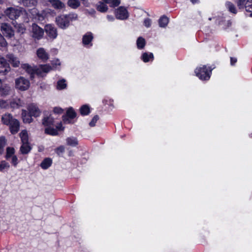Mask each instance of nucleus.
<instances>
[{"label": "nucleus", "instance_id": "58836bf2", "mask_svg": "<svg viewBox=\"0 0 252 252\" xmlns=\"http://www.w3.org/2000/svg\"><path fill=\"white\" fill-rule=\"evenodd\" d=\"M10 167V165L8 162L5 161V160H2L1 161L0 163V172H3V170L5 168H9Z\"/></svg>", "mask_w": 252, "mask_h": 252}, {"label": "nucleus", "instance_id": "c03bdc74", "mask_svg": "<svg viewBox=\"0 0 252 252\" xmlns=\"http://www.w3.org/2000/svg\"><path fill=\"white\" fill-rule=\"evenodd\" d=\"M52 67L53 69H55L57 66L61 65V63L59 59H56L51 61Z\"/></svg>", "mask_w": 252, "mask_h": 252}, {"label": "nucleus", "instance_id": "39448f33", "mask_svg": "<svg viewBox=\"0 0 252 252\" xmlns=\"http://www.w3.org/2000/svg\"><path fill=\"white\" fill-rule=\"evenodd\" d=\"M5 15L10 19L14 21L22 15L27 14L26 10L22 7H8L4 11Z\"/></svg>", "mask_w": 252, "mask_h": 252}, {"label": "nucleus", "instance_id": "6e6552de", "mask_svg": "<svg viewBox=\"0 0 252 252\" xmlns=\"http://www.w3.org/2000/svg\"><path fill=\"white\" fill-rule=\"evenodd\" d=\"M30 83L28 79L20 77L15 80V87L21 91H26L30 87Z\"/></svg>", "mask_w": 252, "mask_h": 252}, {"label": "nucleus", "instance_id": "4468645a", "mask_svg": "<svg viewBox=\"0 0 252 252\" xmlns=\"http://www.w3.org/2000/svg\"><path fill=\"white\" fill-rule=\"evenodd\" d=\"M94 39L93 33L90 32H87L83 36L82 43L84 46H86L90 45L91 46L93 45L92 41Z\"/></svg>", "mask_w": 252, "mask_h": 252}, {"label": "nucleus", "instance_id": "864d4df0", "mask_svg": "<svg viewBox=\"0 0 252 252\" xmlns=\"http://www.w3.org/2000/svg\"><path fill=\"white\" fill-rule=\"evenodd\" d=\"M26 29L24 28L20 27L18 29V31L21 33H24Z\"/></svg>", "mask_w": 252, "mask_h": 252}, {"label": "nucleus", "instance_id": "2f4dec72", "mask_svg": "<svg viewBox=\"0 0 252 252\" xmlns=\"http://www.w3.org/2000/svg\"><path fill=\"white\" fill-rule=\"evenodd\" d=\"M66 143L68 145L75 147L78 144L77 139L75 137H68L66 139Z\"/></svg>", "mask_w": 252, "mask_h": 252}, {"label": "nucleus", "instance_id": "7c9ffc66", "mask_svg": "<svg viewBox=\"0 0 252 252\" xmlns=\"http://www.w3.org/2000/svg\"><path fill=\"white\" fill-rule=\"evenodd\" d=\"M68 5L73 9H76L80 5V2L78 0H68Z\"/></svg>", "mask_w": 252, "mask_h": 252}, {"label": "nucleus", "instance_id": "4c0bfd02", "mask_svg": "<svg viewBox=\"0 0 252 252\" xmlns=\"http://www.w3.org/2000/svg\"><path fill=\"white\" fill-rule=\"evenodd\" d=\"M6 143L5 137L3 136L0 137V155L3 154L4 151V147Z\"/></svg>", "mask_w": 252, "mask_h": 252}, {"label": "nucleus", "instance_id": "cd10ccee", "mask_svg": "<svg viewBox=\"0 0 252 252\" xmlns=\"http://www.w3.org/2000/svg\"><path fill=\"white\" fill-rule=\"evenodd\" d=\"M169 22L168 18L165 16L163 15L158 20V24L160 27L165 28Z\"/></svg>", "mask_w": 252, "mask_h": 252}, {"label": "nucleus", "instance_id": "423d86ee", "mask_svg": "<svg viewBox=\"0 0 252 252\" xmlns=\"http://www.w3.org/2000/svg\"><path fill=\"white\" fill-rule=\"evenodd\" d=\"M77 116V113L72 107L67 108L65 113L62 116V121L64 124H73L72 121Z\"/></svg>", "mask_w": 252, "mask_h": 252}, {"label": "nucleus", "instance_id": "6ab92c4d", "mask_svg": "<svg viewBox=\"0 0 252 252\" xmlns=\"http://www.w3.org/2000/svg\"><path fill=\"white\" fill-rule=\"evenodd\" d=\"M32 149V147L30 146V143L23 144L20 148V152L23 155H27L29 154Z\"/></svg>", "mask_w": 252, "mask_h": 252}, {"label": "nucleus", "instance_id": "7ed1b4c3", "mask_svg": "<svg viewBox=\"0 0 252 252\" xmlns=\"http://www.w3.org/2000/svg\"><path fill=\"white\" fill-rule=\"evenodd\" d=\"M215 68L214 65H201L194 70L195 75L202 81H208L212 75V70Z\"/></svg>", "mask_w": 252, "mask_h": 252}, {"label": "nucleus", "instance_id": "bb28decb", "mask_svg": "<svg viewBox=\"0 0 252 252\" xmlns=\"http://www.w3.org/2000/svg\"><path fill=\"white\" fill-rule=\"evenodd\" d=\"M10 88L7 85L1 84L0 88V93L1 96H6L9 94Z\"/></svg>", "mask_w": 252, "mask_h": 252}, {"label": "nucleus", "instance_id": "2eb2a0df", "mask_svg": "<svg viewBox=\"0 0 252 252\" xmlns=\"http://www.w3.org/2000/svg\"><path fill=\"white\" fill-rule=\"evenodd\" d=\"M27 109L32 117H38L41 114V111L38 107L33 104L29 105Z\"/></svg>", "mask_w": 252, "mask_h": 252}, {"label": "nucleus", "instance_id": "3c124183", "mask_svg": "<svg viewBox=\"0 0 252 252\" xmlns=\"http://www.w3.org/2000/svg\"><path fill=\"white\" fill-rule=\"evenodd\" d=\"M237 62V59L235 57H230V64L232 66L235 65Z\"/></svg>", "mask_w": 252, "mask_h": 252}, {"label": "nucleus", "instance_id": "37998d69", "mask_svg": "<svg viewBox=\"0 0 252 252\" xmlns=\"http://www.w3.org/2000/svg\"><path fill=\"white\" fill-rule=\"evenodd\" d=\"M64 150L65 149L64 146H60L55 149V152L57 155L60 156L64 152Z\"/></svg>", "mask_w": 252, "mask_h": 252}, {"label": "nucleus", "instance_id": "a18cd8bd", "mask_svg": "<svg viewBox=\"0 0 252 252\" xmlns=\"http://www.w3.org/2000/svg\"><path fill=\"white\" fill-rule=\"evenodd\" d=\"M44 72L41 71V69L39 68H36L35 74H36L38 77H43L46 76V74H44Z\"/></svg>", "mask_w": 252, "mask_h": 252}, {"label": "nucleus", "instance_id": "a878e982", "mask_svg": "<svg viewBox=\"0 0 252 252\" xmlns=\"http://www.w3.org/2000/svg\"><path fill=\"white\" fill-rule=\"evenodd\" d=\"M19 136L21 138L22 143L26 144V143H29L28 132L26 129L22 130L19 133Z\"/></svg>", "mask_w": 252, "mask_h": 252}, {"label": "nucleus", "instance_id": "e433bc0d", "mask_svg": "<svg viewBox=\"0 0 252 252\" xmlns=\"http://www.w3.org/2000/svg\"><path fill=\"white\" fill-rule=\"evenodd\" d=\"M10 107L13 109H17L21 106V102L20 99L14 100L10 102Z\"/></svg>", "mask_w": 252, "mask_h": 252}, {"label": "nucleus", "instance_id": "4d7b16f0", "mask_svg": "<svg viewBox=\"0 0 252 252\" xmlns=\"http://www.w3.org/2000/svg\"><path fill=\"white\" fill-rule=\"evenodd\" d=\"M250 136L251 137H252V133L251 135H250Z\"/></svg>", "mask_w": 252, "mask_h": 252}, {"label": "nucleus", "instance_id": "f8f14e48", "mask_svg": "<svg viewBox=\"0 0 252 252\" xmlns=\"http://www.w3.org/2000/svg\"><path fill=\"white\" fill-rule=\"evenodd\" d=\"M45 31L47 35L52 39H55L57 37L58 33L57 29L54 25L51 24H47L45 26Z\"/></svg>", "mask_w": 252, "mask_h": 252}, {"label": "nucleus", "instance_id": "1a4fd4ad", "mask_svg": "<svg viewBox=\"0 0 252 252\" xmlns=\"http://www.w3.org/2000/svg\"><path fill=\"white\" fill-rule=\"evenodd\" d=\"M32 36L36 39H40L44 34V30L35 23L32 25Z\"/></svg>", "mask_w": 252, "mask_h": 252}, {"label": "nucleus", "instance_id": "c9c22d12", "mask_svg": "<svg viewBox=\"0 0 252 252\" xmlns=\"http://www.w3.org/2000/svg\"><path fill=\"white\" fill-rule=\"evenodd\" d=\"M15 153V149L13 147H7L6 148V153L5 155V158L7 159H8L11 157H12L13 155Z\"/></svg>", "mask_w": 252, "mask_h": 252}, {"label": "nucleus", "instance_id": "0eeeda50", "mask_svg": "<svg viewBox=\"0 0 252 252\" xmlns=\"http://www.w3.org/2000/svg\"><path fill=\"white\" fill-rule=\"evenodd\" d=\"M0 31L3 35L7 38H11L14 36V30L9 24L2 23L0 26Z\"/></svg>", "mask_w": 252, "mask_h": 252}, {"label": "nucleus", "instance_id": "c85d7f7f", "mask_svg": "<svg viewBox=\"0 0 252 252\" xmlns=\"http://www.w3.org/2000/svg\"><path fill=\"white\" fill-rule=\"evenodd\" d=\"M225 5L228 10L231 13L236 14L237 13L235 5L230 1H227L225 3Z\"/></svg>", "mask_w": 252, "mask_h": 252}, {"label": "nucleus", "instance_id": "f257e3e1", "mask_svg": "<svg viewBox=\"0 0 252 252\" xmlns=\"http://www.w3.org/2000/svg\"><path fill=\"white\" fill-rule=\"evenodd\" d=\"M42 125L45 127L44 133L51 136H57L59 135V131H63L64 130V127L63 126L62 122L56 123L55 118L52 114L45 115L42 120Z\"/></svg>", "mask_w": 252, "mask_h": 252}, {"label": "nucleus", "instance_id": "f704fd0d", "mask_svg": "<svg viewBox=\"0 0 252 252\" xmlns=\"http://www.w3.org/2000/svg\"><path fill=\"white\" fill-rule=\"evenodd\" d=\"M67 87V84L65 83L64 79H61L57 82V88L58 90H61L65 89Z\"/></svg>", "mask_w": 252, "mask_h": 252}, {"label": "nucleus", "instance_id": "4be33fe9", "mask_svg": "<svg viewBox=\"0 0 252 252\" xmlns=\"http://www.w3.org/2000/svg\"><path fill=\"white\" fill-rule=\"evenodd\" d=\"M154 59V56L152 53L145 52L142 54L141 60L144 63H148L151 60L153 61Z\"/></svg>", "mask_w": 252, "mask_h": 252}, {"label": "nucleus", "instance_id": "20e7f679", "mask_svg": "<svg viewBox=\"0 0 252 252\" xmlns=\"http://www.w3.org/2000/svg\"><path fill=\"white\" fill-rule=\"evenodd\" d=\"M77 18V14L74 13L61 14L56 18V22L60 28L64 30L69 26L70 22L76 20Z\"/></svg>", "mask_w": 252, "mask_h": 252}, {"label": "nucleus", "instance_id": "5701e85b", "mask_svg": "<svg viewBox=\"0 0 252 252\" xmlns=\"http://www.w3.org/2000/svg\"><path fill=\"white\" fill-rule=\"evenodd\" d=\"M52 163V159L49 158H46L40 163V167L43 169H47L51 166Z\"/></svg>", "mask_w": 252, "mask_h": 252}, {"label": "nucleus", "instance_id": "09e8293b", "mask_svg": "<svg viewBox=\"0 0 252 252\" xmlns=\"http://www.w3.org/2000/svg\"><path fill=\"white\" fill-rule=\"evenodd\" d=\"M11 162V164L15 167H16L17 165L18 161V158L16 156L14 155L12 156Z\"/></svg>", "mask_w": 252, "mask_h": 252}, {"label": "nucleus", "instance_id": "ea45409f", "mask_svg": "<svg viewBox=\"0 0 252 252\" xmlns=\"http://www.w3.org/2000/svg\"><path fill=\"white\" fill-rule=\"evenodd\" d=\"M245 9L246 11L251 13L250 15L252 17V0H248Z\"/></svg>", "mask_w": 252, "mask_h": 252}, {"label": "nucleus", "instance_id": "c756f323", "mask_svg": "<svg viewBox=\"0 0 252 252\" xmlns=\"http://www.w3.org/2000/svg\"><path fill=\"white\" fill-rule=\"evenodd\" d=\"M136 45L138 49H143L146 45L145 39L141 36L138 37L136 40Z\"/></svg>", "mask_w": 252, "mask_h": 252}, {"label": "nucleus", "instance_id": "8fccbe9b", "mask_svg": "<svg viewBox=\"0 0 252 252\" xmlns=\"http://www.w3.org/2000/svg\"><path fill=\"white\" fill-rule=\"evenodd\" d=\"M144 24L146 27H150L151 26V20L148 18H146L144 21Z\"/></svg>", "mask_w": 252, "mask_h": 252}, {"label": "nucleus", "instance_id": "393cba45", "mask_svg": "<svg viewBox=\"0 0 252 252\" xmlns=\"http://www.w3.org/2000/svg\"><path fill=\"white\" fill-rule=\"evenodd\" d=\"M21 3L26 7H34L37 3V0H20Z\"/></svg>", "mask_w": 252, "mask_h": 252}, {"label": "nucleus", "instance_id": "ddd939ff", "mask_svg": "<svg viewBox=\"0 0 252 252\" xmlns=\"http://www.w3.org/2000/svg\"><path fill=\"white\" fill-rule=\"evenodd\" d=\"M36 55L43 63H46L49 58V55L43 48H39L36 50Z\"/></svg>", "mask_w": 252, "mask_h": 252}, {"label": "nucleus", "instance_id": "603ef678", "mask_svg": "<svg viewBox=\"0 0 252 252\" xmlns=\"http://www.w3.org/2000/svg\"><path fill=\"white\" fill-rule=\"evenodd\" d=\"M6 105V102L5 100H0V107L1 108H5Z\"/></svg>", "mask_w": 252, "mask_h": 252}, {"label": "nucleus", "instance_id": "f3484780", "mask_svg": "<svg viewBox=\"0 0 252 252\" xmlns=\"http://www.w3.org/2000/svg\"><path fill=\"white\" fill-rule=\"evenodd\" d=\"M52 6L56 9L61 10L65 8V5L64 3L60 0H49Z\"/></svg>", "mask_w": 252, "mask_h": 252}, {"label": "nucleus", "instance_id": "412c9836", "mask_svg": "<svg viewBox=\"0 0 252 252\" xmlns=\"http://www.w3.org/2000/svg\"><path fill=\"white\" fill-rule=\"evenodd\" d=\"M24 68L26 71L30 74V78L33 79L34 77L35 69L36 67H32L29 64H25Z\"/></svg>", "mask_w": 252, "mask_h": 252}, {"label": "nucleus", "instance_id": "9b49d317", "mask_svg": "<svg viewBox=\"0 0 252 252\" xmlns=\"http://www.w3.org/2000/svg\"><path fill=\"white\" fill-rule=\"evenodd\" d=\"M10 70L9 63L4 58H0V75L6 74Z\"/></svg>", "mask_w": 252, "mask_h": 252}, {"label": "nucleus", "instance_id": "49530a36", "mask_svg": "<svg viewBox=\"0 0 252 252\" xmlns=\"http://www.w3.org/2000/svg\"><path fill=\"white\" fill-rule=\"evenodd\" d=\"M53 111L54 114H61L63 112V109L60 107H55Z\"/></svg>", "mask_w": 252, "mask_h": 252}, {"label": "nucleus", "instance_id": "79ce46f5", "mask_svg": "<svg viewBox=\"0 0 252 252\" xmlns=\"http://www.w3.org/2000/svg\"><path fill=\"white\" fill-rule=\"evenodd\" d=\"M99 120V116L97 115L94 116L91 122L89 123V126L91 127H94L95 126L96 123Z\"/></svg>", "mask_w": 252, "mask_h": 252}, {"label": "nucleus", "instance_id": "de8ad7c7", "mask_svg": "<svg viewBox=\"0 0 252 252\" xmlns=\"http://www.w3.org/2000/svg\"><path fill=\"white\" fill-rule=\"evenodd\" d=\"M3 36L0 33V46L1 47H5L7 45V42Z\"/></svg>", "mask_w": 252, "mask_h": 252}, {"label": "nucleus", "instance_id": "a211bd4d", "mask_svg": "<svg viewBox=\"0 0 252 252\" xmlns=\"http://www.w3.org/2000/svg\"><path fill=\"white\" fill-rule=\"evenodd\" d=\"M8 59V61L11 64V65L14 67H18L20 65V61L18 59L14 56L13 54L7 55L6 56Z\"/></svg>", "mask_w": 252, "mask_h": 252}, {"label": "nucleus", "instance_id": "f03ea898", "mask_svg": "<svg viewBox=\"0 0 252 252\" xmlns=\"http://www.w3.org/2000/svg\"><path fill=\"white\" fill-rule=\"evenodd\" d=\"M1 121L2 124L9 126V131L12 134H15L19 131L20 122L13 118L12 114L5 113L2 116Z\"/></svg>", "mask_w": 252, "mask_h": 252}, {"label": "nucleus", "instance_id": "b1692460", "mask_svg": "<svg viewBox=\"0 0 252 252\" xmlns=\"http://www.w3.org/2000/svg\"><path fill=\"white\" fill-rule=\"evenodd\" d=\"M79 112L82 116L88 115L91 113L90 107L87 104H84L80 107Z\"/></svg>", "mask_w": 252, "mask_h": 252}, {"label": "nucleus", "instance_id": "6e6d98bb", "mask_svg": "<svg viewBox=\"0 0 252 252\" xmlns=\"http://www.w3.org/2000/svg\"><path fill=\"white\" fill-rule=\"evenodd\" d=\"M190 1L193 4L199 3V0H190Z\"/></svg>", "mask_w": 252, "mask_h": 252}, {"label": "nucleus", "instance_id": "aec40b11", "mask_svg": "<svg viewBox=\"0 0 252 252\" xmlns=\"http://www.w3.org/2000/svg\"><path fill=\"white\" fill-rule=\"evenodd\" d=\"M103 1H99L96 5V10L101 13H105L107 11L108 8L106 4Z\"/></svg>", "mask_w": 252, "mask_h": 252}, {"label": "nucleus", "instance_id": "a19ab883", "mask_svg": "<svg viewBox=\"0 0 252 252\" xmlns=\"http://www.w3.org/2000/svg\"><path fill=\"white\" fill-rule=\"evenodd\" d=\"M120 2V0H109L107 4H109L111 7H115L118 6Z\"/></svg>", "mask_w": 252, "mask_h": 252}, {"label": "nucleus", "instance_id": "9d476101", "mask_svg": "<svg viewBox=\"0 0 252 252\" xmlns=\"http://www.w3.org/2000/svg\"><path fill=\"white\" fill-rule=\"evenodd\" d=\"M128 13L126 8L120 6L115 10V16L120 20H126L128 17Z\"/></svg>", "mask_w": 252, "mask_h": 252}, {"label": "nucleus", "instance_id": "dca6fc26", "mask_svg": "<svg viewBox=\"0 0 252 252\" xmlns=\"http://www.w3.org/2000/svg\"><path fill=\"white\" fill-rule=\"evenodd\" d=\"M21 116L24 123L30 124L33 121L32 116L28 111L23 109L22 111Z\"/></svg>", "mask_w": 252, "mask_h": 252}, {"label": "nucleus", "instance_id": "5fc2aeb1", "mask_svg": "<svg viewBox=\"0 0 252 252\" xmlns=\"http://www.w3.org/2000/svg\"><path fill=\"white\" fill-rule=\"evenodd\" d=\"M107 18L108 19V20L110 21H113L114 20V17L112 15H107Z\"/></svg>", "mask_w": 252, "mask_h": 252}, {"label": "nucleus", "instance_id": "473e14b6", "mask_svg": "<svg viewBox=\"0 0 252 252\" xmlns=\"http://www.w3.org/2000/svg\"><path fill=\"white\" fill-rule=\"evenodd\" d=\"M39 67L41 69V71L45 73H47L53 70L52 66L49 64H40Z\"/></svg>", "mask_w": 252, "mask_h": 252}, {"label": "nucleus", "instance_id": "72a5a7b5", "mask_svg": "<svg viewBox=\"0 0 252 252\" xmlns=\"http://www.w3.org/2000/svg\"><path fill=\"white\" fill-rule=\"evenodd\" d=\"M239 9L246 8L248 0H234Z\"/></svg>", "mask_w": 252, "mask_h": 252}]
</instances>
